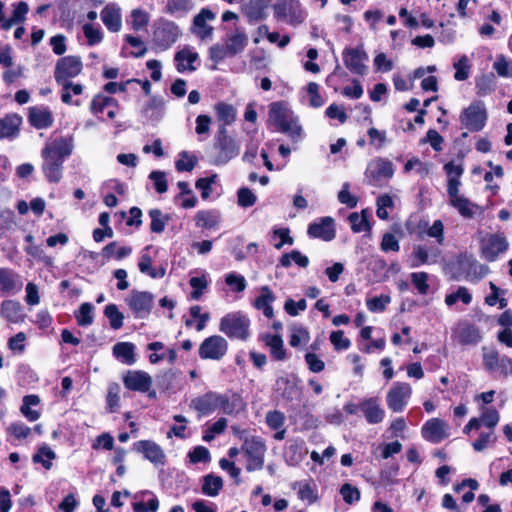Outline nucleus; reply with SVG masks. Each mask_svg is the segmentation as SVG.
Instances as JSON below:
<instances>
[{
  "label": "nucleus",
  "instance_id": "1",
  "mask_svg": "<svg viewBox=\"0 0 512 512\" xmlns=\"http://www.w3.org/2000/svg\"><path fill=\"white\" fill-rule=\"evenodd\" d=\"M74 149L73 137L65 136L47 142L41 151L42 170L49 182L58 183L62 178L64 159Z\"/></svg>",
  "mask_w": 512,
  "mask_h": 512
},
{
  "label": "nucleus",
  "instance_id": "2",
  "mask_svg": "<svg viewBox=\"0 0 512 512\" xmlns=\"http://www.w3.org/2000/svg\"><path fill=\"white\" fill-rule=\"evenodd\" d=\"M240 144L229 135L227 128L219 126L214 137L213 145L208 151L209 161L213 165L221 166L238 156Z\"/></svg>",
  "mask_w": 512,
  "mask_h": 512
},
{
  "label": "nucleus",
  "instance_id": "3",
  "mask_svg": "<svg viewBox=\"0 0 512 512\" xmlns=\"http://www.w3.org/2000/svg\"><path fill=\"white\" fill-rule=\"evenodd\" d=\"M248 44V36L244 31L236 29L226 36L223 44H215L209 48V58L219 63L228 57L241 53Z\"/></svg>",
  "mask_w": 512,
  "mask_h": 512
},
{
  "label": "nucleus",
  "instance_id": "4",
  "mask_svg": "<svg viewBox=\"0 0 512 512\" xmlns=\"http://www.w3.org/2000/svg\"><path fill=\"white\" fill-rule=\"evenodd\" d=\"M482 360L484 369L499 377L507 378L512 376V358L492 347L483 346Z\"/></svg>",
  "mask_w": 512,
  "mask_h": 512
},
{
  "label": "nucleus",
  "instance_id": "5",
  "mask_svg": "<svg viewBox=\"0 0 512 512\" xmlns=\"http://www.w3.org/2000/svg\"><path fill=\"white\" fill-rule=\"evenodd\" d=\"M241 450L246 457V470L254 472L264 467V459L267 451L265 441L258 436L246 438L242 444Z\"/></svg>",
  "mask_w": 512,
  "mask_h": 512
},
{
  "label": "nucleus",
  "instance_id": "6",
  "mask_svg": "<svg viewBox=\"0 0 512 512\" xmlns=\"http://www.w3.org/2000/svg\"><path fill=\"white\" fill-rule=\"evenodd\" d=\"M250 320L240 312H234L224 316L219 325V330L231 339L246 340L249 337Z\"/></svg>",
  "mask_w": 512,
  "mask_h": 512
},
{
  "label": "nucleus",
  "instance_id": "7",
  "mask_svg": "<svg viewBox=\"0 0 512 512\" xmlns=\"http://www.w3.org/2000/svg\"><path fill=\"white\" fill-rule=\"evenodd\" d=\"M275 17L292 26L302 24L307 17L299 0H278L274 6Z\"/></svg>",
  "mask_w": 512,
  "mask_h": 512
},
{
  "label": "nucleus",
  "instance_id": "8",
  "mask_svg": "<svg viewBox=\"0 0 512 512\" xmlns=\"http://www.w3.org/2000/svg\"><path fill=\"white\" fill-rule=\"evenodd\" d=\"M83 68L81 58L79 56L69 55L60 58L54 70V78L56 82L63 86V88L70 87V78L78 76Z\"/></svg>",
  "mask_w": 512,
  "mask_h": 512
},
{
  "label": "nucleus",
  "instance_id": "9",
  "mask_svg": "<svg viewBox=\"0 0 512 512\" xmlns=\"http://www.w3.org/2000/svg\"><path fill=\"white\" fill-rule=\"evenodd\" d=\"M508 247L509 243L503 233H493L481 239L480 253L483 259L493 262L500 254L504 253Z\"/></svg>",
  "mask_w": 512,
  "mask_h": 512
},
{
  "label": "nucleus",
  "instance_id": "10",
  "mask_svg": "<svg viewBox=\"0 0 512 512\" xmlns=\"http://www.w3.org/2000/svg\"><path fill=\"white\" fill-rule=\"evenodd\" d=\"M125 302L136 318L144 319L152 310L154 295L147 291L132 290Z\"/></svg>",
  "mask_w": 512,
  "mask_h": 512
},
{
  "label": "nucleus",
  "instance_id": "11",
  "mask_svg": "<svg viewBox=\"0 0 512 512\" xmlns=\"http://www.w3.org/2000/svg\"><path fill=\"white\" fill-rule=\"evenodd\" d=\"M486 119L487 113L482 102L471 103L460 115L462 125L471 132L482 130Z\"/></svg>",
  "mask_w": 512,
  "mask_h": 512
},
{
  "label": "nucleus",
  "instance_id": "12",
  "mask_svg": "<svg viewBox=\"0 0 512 512\" xmlns=\"http://www.w3.org/2000/svg\"><path fill=\"white\" fill-rule=\"evenodd\" d=\"M412 394L410 384L406 382H396L389 389L386 395V403L388 408L395 412H402L407 406Z\"/></svg>",
  "mask_w": 512,
  "mask_h": 512
},
{
  "label": "nucleus",
  "instance_id": "13",
  "mask_svg": "<svg viewBox=\"0 0 512 512\" xmlns=\"http://www.w3.org/2000/svg\"><path fill=\"white\" fill-rule=\"evenodd\" d=\"M181 30L173 21H159L154 31V42L162 50L171 47L179 38Z\"/></svg>",
  "mask_w": 512,
  "mask_h": 512
},
{
  "label": "nucleus",
  "instance_id": "14",
  "mask_svg": "<svg viewBox=\"0 0 512 512\" xmlns=\"http://www.w3.org/2000/svg\"><path fill=\"white\" fill-rule=\"evenodd\" d=\"M394 172V165L390 160L377 158L368 164L365 174L370 184L379 185L391 179Z\"/></svg>",
  "mask_w": 512,
  "mask_h": 512
},
{
  "label": "nucleus",
  "instance_id": "15",
  "mask_svg": "<svg viewBox=\"0 0 512 512\" xmlns=\"http://www.w3.org/2000/svg\"><path fill=\"white\" fill-rule=\"evenodd\" d=\"M228 350V342L219 335L206 338L199 347V356L202 359L220 360Z\"/></svg>",
  "mask_w": 512,
  "mask_h": 512
},
{
  "label": "nucleus",
  "instance_id": "16",
  "mask_svg": "<svg viewBox=\"0 0 512 512\" xmlns=\"http://www.w3.org/2000/svg\"><path fill=\"white\" fill-rule=\"evenodd\" d=\"M342 58L346 68L358 75H365L367 72L368 55L362 46L356 48H345L342 53Z\"/></svg>",
  "mask_w": 512,
  "mask_h": 512
},
{
  "label": "nucleus",
  "instance_id": "17",
  "mask_svg": "<svg viewBox=\"0 0 512 512\" xmlns=\"http://www.w3.org/2000/svg\"><path fill=\"white\" fill-rule=\"evenodd\" d=\"M23 288L21 276L11 268H0V296L18 294Z\"/></svg>",
  "mask_w": 512,
  "mask_h": 512
},
{
  "label": "nucleus",
  "instance_id": "18",
  "mask_svg": "<svg viewBox=\"0 0 512 512\" xmlns=\"http://www.w3.org/2000/svg\"><path fill=\"white\" fill-rule=\"evenodd\" d=\"M422 436L429 442L439 443L449 437V425L440 418H432L423 425Z\"/></svg>",
  "mask_w": 512,
  "mask_h": 512
},
{
  "label": "nucleus",
  "instance_id": "19",
  "mask_svg": "<svg viewBox=\"0 0 512 512\" xmlns=\"http://www.w3.org/2000/svg\"><path fill=\"white\" fill-rule=\"evenodd\" d=\"M359 410L362 412L367 423L371 425L379 424L385 418V411L377 397L362 399L359 402Z\"/></svg>",
  "mask_w": 512,
  "mask_h": 512
},
{
  "label": "nucleus",
  "instance_id": "20",
  "mask_svg": "<svg viewBox=\"0 0 512 512\" xmlns=\"http://www.w3.org/2000/svg\"><path fill=\"white\" fill-rule=\"evenodd\" d=\"M123 383L129 390L147 392L152 385V377L142 370H129L123 376Z\"/></svg>",
  "mask_w": 512,
  "mask_h": 512
},
{
  "label": "nucleus",
  "instance_id": "21",
  "mask_svg": "<svg viewBox=\"0 0 512 512\" xmlns=\"http://www.w3.org/2000/svg\"><path fill=\"white\" fill-rule=\"evenodd\" d=\"M449 204L456 209L464 218H473L480 211L479 205L472 203L464 195L460 194V190L447 193Z\"/></svg>",
  "mask_w": 512,
  "mask_h": 512
},
{
  "label": "nucleus",
  "instance_id": "22",
  "mask_svg": "<svg viewBox=\"0 0 512 512\" xmlns=\"http://www.w3.org/2000/svg\"><path fill=\"white\" fill-rule=\"evenodd\" d=\"M137 452L143 454L144 458L153 463L154 465H164L165 453L163 449L154 441L141 440L134 444Z\"/></svg>",
  "mask_w": 512,
  "mask_h": 512
},
{
  "label": "nucleus",
  "instance_id": "23",
  "mask_svg": "<svg viewBox=\"0 0 512 512\" xmlns=\"http://www.w3.org/2000/svg\"><path fill=\"white\" fill-rule=\"evenodd\" d=\"M100 17L105 27L113 33L122 29V10L117 3H108L100 12Z\"/></svg>",
  "mask_w": 512,
  "mask_h": 512
},
{
  "label": "nucleus",
  "instance_id": "24",
  "mask_svg": "<svg viewBox=\"0 0 512 512\" xmlns=\"http://www.w3.org/2000/svg\"><path fill=\"white\" fill-rule=\"evenodd\" d=\"M218 410L225 414H237L245 409V403L242 397L235 392L228 391L225 393L217 392Z\"/></svg>",
  "mask_w": 512,
  "mask_h": 512
},
{
  "label": "nucleus",
  "instance_id": "25",
  "mask_svg": "<svg viewBox=\"0 0 512 512\" xmlns=\"http://www.w3.org/2000/svg\"><path fill=\"white\" fill-rule=\"evenodd\" d=\"M216 17L215 13L212 12L208 8H203L200 12L194 17L193 32L201 39L206 40L210 39L213 34V27L207 24V21H212Z\"/></svg>",
  "mask_w": 512,
  "mask_h": 512
},
{
  "label": "nucleus",
  "instance_id": "26",
  "mask_svg": "<svg viewBox=\"0 0 512 512\" xmlns=\"http://www.w3.org/2000/svg\"><path fill=\"white\" fill-rule=\"evenodd\" d=\"M307 233L311 238L331 241L335 238L334 220L331 217H323L318 222L311 223Z\"/></svg>",
  "mask_w": 512,
  "mask_h": 512
},
{
  "label": "nucleus",
  "instance_id": "27",
  "mask_svg": "<svg viewBox=\"0 0 512 512\" xmlns=\"http://www.w3.org/2000/svg\"><path fill=\"white\" fill-rule=\"evenodd\" d=\"M293 116V111L283 102H273L269 106L268 121L276 127L277 130L282 128Z\"/></svg>",
  "mask_w": 512,
  "mask_h": 512
},
{
  "label": "nucleus",
  "instance_id": "28",
  "mask_svg": "<svg viewBox=\"0 0 512 512\" xmlns=\"http://www.w3.org/2000/svg\"><path fill=\"white\" fill-rule=\"evenodd\" d=\"M190 407L201 415H208L218 410L217 392L209 391L192 399Z\"/></svg>",
  "mask_w": 512,
  "mask_h": 512
},
{
  "label": "nucleus",
  "instance_id": "29",
  "mask_svg": "<svg viewBox=\"0 0 512 512\" xmlns=\"http://www.w3.org/2000/svg\"><path fill=\"white\" fill-rule=\"evenodd\" d=\"M293 490L297 491L298 498L312 505L319 500L317 485L312 479L296 481L291 485Z\"/></svg>",
  "mask_w": 512,
  "mask_h": 512
},
{
  "label": "nucleus",
  "instance_id": "30",
  "mask_svg": "<svg viewBox=\"0 0 512 512\" xmlns=\"http://www.w3.org/2000/svg\"><path fill=\"white\" fill-rule=\"evenodd\" d=\"M22 117L18 114H7L0 118V139H14L19 135Z\"/></svg>",
  "mask_w": 512,
  "mask_h": 512
},
{
  "label": "nucleus",
  "instance_id": "31",
  "mask_svg": "<svg viewBox=\"0 0 512 512\" xmlns=\"http://www.w3.org/2000/svg\"><path fill=\"white\" fill-rule=\"evenodd\" d=\"M0 314L11 323H21L25 319L23 307L20 302L15 300H5L1 303Z\"/></svg>",
  "mask_w": 512,
  "mask_h": 512
},
{
  "label": "nucleus",
  "instance_id": "32",
  "mask_svg": "<svg viewBox=\"0 0 512 512\" xmlns=\"http://www.w3.org/2000/svg\"><path fill=\"white\" fill-rule=\"evenodd\" d=\"M447 175V193L460 190L461 176L464 173V168L461 163L450 161L443 167Z\"/></svg>",
  "mask_w": 512,
  "mask_h": 512
},
{
  "label": "nucleus",
  "instance_id": "33",
  "mask_svg": "<svg viewBox=\"0 0 512 512\" xmlns=\"http://www.w3.org/2000/svg\"><path fill=\"white\" fill-rule=\"evenodd\" d=\"M28 119L30 124L36 129L48 128L53 123V115L48 108L31 107Z\"/></svg>",
  "mask_w": 512,
  "mask_h": 512
},
{
  "label": "nucleus",
  "instance_id": "34",
  "mask_svg": "<svg viewBox=\"0 0 512 512\" xmlns=\"http://www.w3.org/2000/svg\"><path fill=\"white\" fill-rule=\"evenodd\" d=\"M276 297L268 286H262L260 288V295L255 299L254 306L256 309L261 310L263 314L271 319L274 317V310L272 303Z\"/></svg>",
  "mask_w": 512,
  "mask_h": 512
},
{
  "label": "nucleus",
  "instance_id": "35",
  "mask_svg": "<svg viewBox=\"0 0 512 512\" xmlns=\"http://www.w3.org/2000/svg\"><path fill=\"white\" fill-rule=\"evenodd\" d=\"M197 59L198 53L192 51L189 47H184L182 50L178 51L174 57L177 71L180 73L185 71H195L196 68L193 66V63Z\"/></svg>",
  "mask_w": 512,
  "mask_h": 512
},
{
  "label": "nucleus",
  "instance_id": "36",
  "mask_svg": "<svg viewBox=\"0 0 512 512\" xmlns=\"http://www.w3.org/2000/svg\"><path fill=\"white\" fill-rule=\"evenodd\" d=\"M439 254L440 251L438 249L433 250L430 255L425 246L416 245L413 248L410 267L416 268L424 264L435 263L437 262Z\"/></svg>",
  "mask_w": 512,
  "mask_h": 512
},
{
  "label": "nucleus",
  "instance_id": "37",
  "mask_svg": "<svg viewBox=\"0 0 512 512\" xmlns=\"http://www.w3.org/2000/svg\"><path fill=\"white\" fill-rule=\"evenodd\" d=\"M113 355L126 365L136 362L135 345L131 342H119L113 346Z\"/></svg>",
  "mask_w": 512,
  "mask_h": 512
},
{
  "label": "nucleus",
  "instance_id": "38",
  "mask_svg": "<svg viewBox=\"0 0 512 512\" xmlns=\"http://www.w3.org/2000/svg\"><path fill=\"white\" fill-rule=\"evenodd\" d=\"M458 340L461 344H477L482 340L480 330L471 324H464L457 331Z\"/></svg>",
  "mask_w": 512,
  "mask_h": 512
},
{
  "label": "nucleus",
  "instance_id": "39",
  "mask_svg": "<svg viewBox=\"0 0 512 512\" xmlns=\"http://www.w3.org/2000/svg\"><path fill=\"white\" fill-rule=\"evenodd\" d=\"M193 9L191 0H167L164 12L171 16L186 15Z\"/></svg>",
  "mask_w": 512,
  "mask_h": 512
},
{
  "label": "nucleus",
  "instance_id": "40",
  "mask_svg": "<svg viewBox=\"0 0 512 512\" xmlns=\"http://www.w3.org/2000/svg\"><path fill=\"white\" fill-rule=\"evenodd\" d=\"M267 7L265 0H249L244 6V13L250 20H260L266 16Z\"/></svg>",
  "mask_w": 512,
  "mask_h": 512
},
{
  "label": "nucleus",
  "instance_id": "41",
  "mask_svg": "<svg viewBox=\"0 0 512 512\" xmlns=\"http://www.w3.org/2000/svg\"><path fill=\"white\" fill-rule=\"evenodd\" d=\"M214 109L218 120L223 122L221 126L226 128V126L231 125L236 120L237 112L232 105L220 102L215 105Z\"/></svg>",
  "mask_w": 512,
  "mask_h": 512
},
{
  "label": "nucleus",
  "instance_id": "42",
  "mask_svg": "<svg viewBox=\"0 0 512 512\" xmlns=\"http://www.w3.org/2000/svg\"><path fill=\"white\" fill-rule=\"evenodd\" d=\"M223 487V480L219 476L212 474L203 477L202 492L210 497H215L219 494Z\"/></svg>",
  "mask_w": 512,
  "mask_h": 512
},
{
  "label": "nucleus",
  "instance_id": "43",
  "mask_svg": "<svg viewBox=\"0 0 512 512\" xmlns=\"http://www.w3.org/2000/svg\"><path fill=\"white\" fill-rule=\"evenodd\" d=\"M39 403L40 398L37 395H26L23 398L20 411L29 421H36L39 419L40 413L37 410L31 409V406H36Z\"/></svg>",
  "mask_w": 512,
  "mask_h": 512
},
{
  "label": "nucleus",
  "instance_id": "44",
  "mask_svg": "<svg viewBox=\"0 0 512 512\" xmlns=\"http://www.w3.org/2000/svg\"><path fill=\"white\" fill-rule=\"evenodd\" d=\"M131 252L132 249L130 247H119L117 242H111L102 249L103 256L108 260L111 258L122 260L123 258L129 256Z\"/></svg>",
  "mask_w": 512,
  "mask_h": 512
},
{
  "label": "nucleus",
  "instance_id": "45",
  "mask_svg": "<svg viewBox=\"0 0 512 512\" xmlns=\"http://www.w3.org/2000/svg\"><path fill=\"white\" fill-rule=\"evenodd\" d=\"M348 219L351 224V229L354 233H360L370 229L368 222V212L366 210H363L361 213H351Z\"/></svg>",
  "mask_w": 512,
  "mask_h": 512
},
{
  "label": "nucleus",
  "instance_id": "46",
  "mask_svg": "<svg viewBox=\"0 0 512 512\" xmlns=\"http://www.w3.org/2000/svg\"><path fill=\"white\" fill-rule=\"evenodd\" d=\"M291 261H294L301 268H306L309 265L308 257L298 250L283 254L280 258V265L288 268L291 265Z\"/></svg>",
  "mask_w": 512,
  "mask_h": 512
},
{
  "label": "nucleus",
  "instance_id": "47",
  "mask_svg": "<svg viewBox=\"0 0 512 512\" xmlns=\"http://www.w3.org/2000/svg\"><path fill=\"white\" fill-rule=\"evenodd\" d=\"M495 75L493 73L483 74L476 80L477 93L486 96L495 88Z\"/></svg>",
  "mask_w": 512,
  "mask_h": 512
},
{
  "label": "nucleus",
  "instance_id": "48",
  "mask_svg": "<svg viewBox=\"0 0 512 512\" xmlns=\"http://www.w3.org/2000/svg\"><path fill=\"white\" fill-rule=\"evenodd\" d=\"M130 18L131 27L135 31H140L148 26L149 14L141 8L133 9Z\"/></svg>",
  "mask_w": 512,
  "mask_h": 512
},
{
  "label": "nucleus",
  "instance_id": "49",
  "mask_svg": "<svg viewBox=\"0 0 512 512\" xmlns=\"http://www.w3.org/2000/svg\"><path fill=\"white\" fill-rule=\"evenodd\" d=\"M105 316L109 319L111 328L118 330L123 326L124 315L117 305L109 304L104 309Z\"/></svg>",
  "mask_w": 512,
  "mask_h": 512
},
{
  "label": "nucleus",
  "instance_id": "50",
  "mask_svg": "<svg viewBox=\"0 0 512 512\" xmlns=\"http://www.w3.org/2000/svg\"><path fill=\"white\" fill-rule=\"evenodd\" d=\"M151 218L150 229L154 233H161L164 231L166 223L169 221V216L164 215L159 209H152L149 211Z\"/></svg>",
  "mask_w": 512,
  "mask_h": 512
},
{
  "label": "nucleus",
  "instance_id": "51",
  "mask_svg": "<svg viewBox=\"0 0 512 512\" xmlns=\"http://www.w3.org/2000/svg\"><path fill=\"white\" fill-rule=\"evenodd\" d=\"M56 457L55 452L48 446L43 445L39 448L38 452L34 454L33 461L41 463L46 469L52 467V460Z\"/></svg>",
  "mask_w": 512,
  "mask_h": 512
},
{
  "label": "nucleus",
  "instance_id": "52",
  "mask_svg": "<svg viewBox=\"0 0 512 512\" xmlns=\"http://www.w3.org/2000/svg\"><path fill=\"white\" fill-rule=\"evenodd\" d=\"M278 131L288 135L293 141H298L302 136L303 129L299 124L298 118L294 115Z\"/></svg>",
  "mask_w": 512,
  "mask_h": 512
},
{
  "label": "nucleus",
  "instance_id": "53",
  "mask_svg": "<svg viewBox=\"0 0 512 512\" xmlns=\"http://www.w3.org/2000/svg\"><path fill=\"white\" fill-rule=\"evenodd\" d=\"M28 10L29 8L26 2L22 1L15 5L12 17L3 23V29L7 30L11 28L13 24L23 21Z\"/></svg>",
  "mask_w": 512,
  "mask_h": 512
},
{
  "label": "nucleus",
  "instance_id": "54",
  "mask_svg": "<svg viewBox=\"0 0 512 512\" xmlns=\"http://www.w3.org/2000/svg\"><path fill=\"white\" fill-rule=\"evenodd\" d=\"M453 67L456 70L454 78L457 81H464L469 77L471 65L466 55H462L458 61L453 64Z\"/></svg>",
  "mask_w": 512,
  "mask_h": 512
},
{
  "label": "nucleus",
  "instance_id": "55",
  "mask_svg": "<svg viewBox=\"0 0 512 512\" xmlns=\"http://www.w3.org/2000/svg\"><path fill=\"white\" fill-rule=\"evenodd\" d=\"M94 307L91 303H82L76 313V319L80 326H89L93 322Z\"/></svg>",
  "mask_w": 512,
  "mask_h": 512
},
{
  "label": "nucleus",
  "instance_id": "56",
  "mask_svg": "<svg viewBox=\"0 0 512 512\" xmlns=\"http://www.w3.org/2000/svg\"><path fill=\"white\" fill-rule=\"evenodd\" d=\"M459 300L466 305L470 304L472 301V296L469 290L464 286L459 287L455 293L448 294L445 297V303L448 306L454 305Z\"/></svg>",
  "mask_w": 512,
  "mask_h": 512
},
{
  "label": "nucleus",
  "instance_id": "57",
  "mask_svg": "<svg viewBox=\"0 0 512 512\" xmlns=\"http://www.w3.org/2000/svg\"><path fill=\"white\" fill-rule=\"evenodd\" d=\"M195 222L201 228H213L218 224V217L210 211H199L195 216Z\"/></svg>",
  "mask_w": 512,
  "mask_h": 512
},
{
  "label": "nucleus",
  "instance_id": "58",
  "mask_svg": "<svg viewBox=\"0 0 512 512\" xmlns=\"http://www.w3.org/2000/svg\"><path fill=\"white\" fill-rule=\"evenodd\" d=\"M430 168L431 166L429 163L422 162L419 158H412L404 165V172L408 173L414 169L422 178H424L430 173Z\"/></svg>",
  "mask_w": 512,
  "mask_h": 512
},
{
  "label": "nucleus",
  "instance_id": "59",
  "mask_svg": "<svg viewBox=\"0 0 512 512\" xmlns=\"http://www.w3.org/2000/svg\"><path fill=\"white\" fill-rule=\"evenodd\" d=\"M266 344L270 347L271 354L275 359L283 360L285 358L283 340L279 335L269 336Z\"/></svg>",
  "mask_w": 512,
  "mask_h": 512
},
{
  "label": "nucleus",
  "instance_id": "60",
  "mask_svg": "<svg viewBox=\"0 0 512 512\" xmlns=\"http://www.w3.org/2000/svg\"><path fill=\"white\" fill-rule=\"evenodd\" d=\"M120 386L117 383H111L108 386V393L106 396L107 408L109 412H115L119 407L120 402Z\"/></svg>",
  "mask_w": 512,
  "mask_h": 512
},
{
  "label": "nucleus",
  "instance_id": "61",
  "mask_svg": "<svg viewBox=\"0 0 512 512\" xmlns=\"http://www.w3.org/2000/svg\"><path fill=\"white\" fill-rule=\"evenodd\" d=\"M340 494L345 503L352 505L360 500V491L350 483H345L340 488Z\"/></svg>",
  "mask_w": 512,
  "mask_h": 512
},
{
  "label": "nucleus",
  "instance_id": "62",
  "mask_svg": "<svg viewBox=\"0 0 512 512\" xmlns=\"http://www.w3.org/2000/svg\"><path fill=\"white\" fill-rule=\"evenodd\" d=\"M117 102L114 98L97 95L91 103V111L94 114L102 113L106 107L116 106Z\"/></svg>",
  "mask_w": 512,
  "mask_h": 512
},
{
  "label": "nucleus",
  "instance_id": "63",
  "mask_svg": "<svg viewBox=\"0 0 512 512\" xmlns=\"http://www.w3.org/2000/svg\"><path fill=\"white\" fill-rule=\"evenodd\" d=\"M227 427V419L219 418L216 422H214L204 433L203 440L205 442L212 441L216 435H219L225 431Z\"/></svg>",
  "mask_w": 512,
  "mask_h": 512
},
{
  "label": "nucleus",
  "instance_id": "64",
  "mask_svg": "<svg viewBox=\"0 0 512 512\" xmlns=\"http://www.w3.org/2000/svg\"><path fill=\"white\" fill-rule=\"evenodd\" d=\"M411 282L421 295L429 291L428 274L426 272H414L411 274Z\"/></svg>",
  "mask_w": 512,
  "mask_h": 512
}]
</instances>
